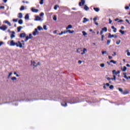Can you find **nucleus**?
I'll list each match as a JSON object with an SVG mask.
<instances>
[{
	"label": "nucleus",
	"mask_w": 130,
	"mask_h": 130,
	"mask_svg": "<svg viewBox=\"0 0 130 130\" xmlns=\"http://www.w3.org/2000/svg\"><path fill=\"white\" fill-rule=\"evenodd\" d=\"M20 10L21 11H24L25 10V7H24V6H21Z\"/></svg>",
	"instance_id": "obj_37"
},
{
	"label": "nucleus",
	"mask_w": 130,
	"mask_h": 130,
	"mask_svg": "<svg viewBox=\"0 0 130 130\" xmlns=\"http://www.w3.org/2000/svg\"><path fill=\"white\" fill-rule=\"evenodd\" d=\"M82 22L83 24H85V23H87V22H89V19L87 18H84Z\"/></svg>",
	"instance_id": "obj_12"
},
{
	"label": "nucleus",
	"mask_w": 130,
	"mask_h": 130,
	"mask_svg": "<svg viewBox=\"0 0 130 130\" xmlns=\"http://www.w3.org/2000/svg\"><path fill=\"white\" fill-rule=\"evenodd\" d=\"M12 34L10 36V38L11 39H13V38H15V37H16V36H15V31H12Z\"/></svg>",
	"instance_id": "obj_9"
},
{
	"label": "nucleus",
	"mask_w": 130,
	"mask_h": 130,
	"mask_svg": "<svg viewBox=\"0 0 130 130\" xmlns=\"http://www.w3.org/2000/svg\"><path fill=\"white\" fill-rule=\"evenodd\" d=\"M32 38H33V36H32V34H30L29 35V36L26 37L25 41H28V40H29V39H32Z\"/></svg>",
	"instance_id": "obj_5"
},
{
	"label": "nucleus",
	"mask_w": 130,
	"mask_h": 130,
	"mask_svg": "<svg viewBox=\"0 0 130 130\" xmlns=\"http://www.w3.org/2000/svg\"><path fill=\"white\" fill-rule=\"evenodd\" d=\"M18 24L22 25L23 24V20L20 19L18 21Z\"/></svg>",
	"instance_id": "obj_27"
},
{
	"label": "nucleus",
	"mask_w": 130,
	"mask_h": 130,
	"mask_svg": "<svg viewBox=\"0 0 130 130\" xmlns=\"http://www.w3.org/2000/svg\"><path fill=\"white\" fill-rule=\"evenodd\" d=\"M111 80H112V81H115V80H116V77L115 75H114L113 78H111Z\"/></svg>",
	"instance_id": "obj_30"
},
{
	"label": "nucleus",
	"mask_w": 130,
	"mask_h": 130,
	"mask_svg": "<svg viewBox=\"0 0 130 130\" xmlns=\"http://www.w3.org/2000/svg\"><path fill=\"white\" fill-rule=\"evenodd\" d=\"M105 85H106V86H107V87H109V86H110V85L109 84V83H106V84H105Z\"/></svg>",
	"instance_id": "obj_63"
},
{
	"label": "nucleus",
	"mask_w": 130,
	"mask_h": 130,
	"mask_svg": "<svg viewBox=\"0 0 130 130\" xmlns=\"http://www.w3.org/2000/svg\"><path fill=\"white\" fill-rule=\"evenodd\" d=\"M120 33H121V34H122V35H123V34H124V31H122L121 30H119Z\"/></svg>",
	"instance_id": "obj_42"
},
{
	"label": "nucleus",
	"mask_w": 130,
	"mask_h": 130,
	"mask_svg": "<svg viewBox=\"0 0 130 130\" xmlns=\"http://www.w3.org/2000/svg\"><path fill=\"white\" fill-rule=\"evenodd\" d=\"M85 3L86 1H85V0H81V2L79 3V6L80 7H82V6H84L85 5Z\"/></svg>",
	"instance_id": "obj_8"
},
{
	"label": "nucleus",
	"mask_w": 130,
	"mask_h": 130,
	"mask_svg": "<svg viewBox=\"0 0 130 130\" xmlns=\"http://www.w3.org/2000/svg\"><path fill=\"white\" fill-rule=\"evenodd\" d=\"M100 67H101V68H104V67H105V64L104 63H102L100 64Z\"/></svg>",
	"instance_id": "obj_44"
},
{
	"label": "nucleus",
	"mask_w": 130,
	"mask_h": 130,
	"mask_svg": "<svg viewBox=\"0 0 130 130\" xmlns=\"http://www.w3.org/2000/svg\"><path fill=\"white\" fill-rule=\"evenodd\" d=\"M18 17L19 18V19H22V18H23V14H22L21 13H19Z\"/></svg>",
	"instance_id": "obj_18"
},
{
	"label": "nucleus",
	"mask_w": 130,
	"mask_h": 130,
	"mask_svg": "<svg viewBox=\"0 0 130 130\" xmlns=\"http://www.w3.org/2000/svg\"><path fill=\"white\" fill-rule=\"evenodd\" d=\"M125 10H128L129 9V7L128 6H126L125 7Z\"/></svg>",
	"instance_id": "obj_57"
},
{
	"label": "nucleus",
	"mask_w": 130,
	"mask_h": 130,
	"mask_svg": "<svg viewBox=\"0 0 130 130\" xmlns=\"http://www.w3.org/2000/svg\"><path fill=\"white\" fill-rule=\"evenodd\" d=\"M117 38V36L109 34L108 38Z\"/></svg>",
	"instance_id": "obj_6"
},
{
	"label": "nucleus",
	"mask_w": 130,
	"mask_h": 130,
	"mask_svg": "<svg viewBox=\"0 0 130 130\" xmlns=\"http://www.w3.org/2000/svg\"><path fill=\"white\" fill-rule=\"evenodd\" d=\"M13 75V72H10L9 73L8 76V79H10V77Z\"/></svg>",
	"instance_id": "obj_32"
},
{
	"label": "nucleus",
	"mask_w": 130,
	"mask_h": 130,
	"mask_svg": "<svg viewBox=\"0 0 130 130\" xmlns=\"http://www.w3.org/2000/svg\"><path fill=\"white\" fill-rule=\"evenodd\" d=\"M122 22H123V20L122 19H120V20H119V21H118V23H121Z\"/></svg>",
	"instance_id": "obj_50"
},
{
	"label": "nucleus",
	"mask_w": 130,
	"mask_h": 130,
	"mask_svg": "<svg viewBox=\"0 0 130 130\" xmlns=\"http://www.w3.org/2000/svg\"><path fill=\"white\" fill-rule=\"evenodd\" d=\"M40 17H42L43 16H44V13H43V12L41 13V14H40Z\"/></svg>",
	"instance_id": "obj_46"
},
{
	"label": "nucleus",
	"mask_w": 130,
	"mask_h": 130,
	"mask_svg": "<svg viewBox=\"0 0 130 130\" xmlns=\"http://www.w3.org/2000/svg\"><path fill=\"white\" fill-rule=\"evenodd\" d=\"M101 36H102V35H103V30H102V31H101Z\"/></svg>",
	"instance_id": "obj_58"
},
{
	"label": "nucleus",
	"mask_w": 130,
	"mask_h": 130,
	"mask_svg": "<svg viewBox=\"0 0 130 130\" xmlns=\"http://www.w3.org/2000/svg\"><path fill=\"white\" fill-rule=\"evenodd\" d=\"M110 62H112V63H114V64H116V61H114L113 60H111Z\"/></svg>",
	"instance_id": "obj_34"
},
{
	"label": "nucleus",
	"mask_w": 130,
	"mask_h": 130,
	"mask_svg": "<svg viewBox=\"0 0 130 130\" xmlns=\"http://www.w3.org/2000/svg\"><path fill=\"white\" fill-rule=\"evenodd\" d=\"M72 28H73V26L72 25H69L66 27V29L69 30V29H72Z\"/></svg>",
	"instance_id": "obj_21"
},
{
	"label": "nucleus",
	"mask_w": 130,
	"mask_h": 130,
	"mask_svg": "<svg viewBox=\"0 0 130 130\" xmlns=\"http://www.w3.org/2000/svg\"><path fill=\"white\" fill-rule=\"evenodd\" d=\"M126 52H127V56H130V52H129V51L128 50H127L126 51Z\"/></svg>",
	"instance_id": "obj_35"
},
{
	"label": "nucleus",
	"mask_w": 130,
	"mask_h": 130,
	"mask_svg": "<svg viewBox=\"0 0 130 130\" xmlns=\"http://www.w3.org/2000/svg\"><path fill=\"white\" fill-rule=\"evenodd\" d=\"M59 6L58 5H56L55 6V7H54V10H57V8H59Z\"/></svg>",
	"instance_id": "obj_36"
},
{
	"label": "nucleus",
	"mask_w": 130,
	"mask_h": 130,
	"mask_svg": "<svg viewBox=\"0 0 130 130\" xmlns=\"http://www.w3.org/2000/svg\"><path fill=\"white\" fill-rule=\"evenodd\" d=\"M61 105L62 106H64V107H66V106H68V105L67 104V103H66V102L61 103Z\"/></svg>",
	"instance_id": "obj_19"
},
{
	"label": "nucleus",
	"mask_w": 130,
	"mask_h": 130,
	"mask_svg": "<svg viewBox=\"0 0 130 130\" xmlns=\"http://www.w3.org/2000/svg\"><path fill=\"white\" fill-rule=\"evenodd\" d=\"M102 30L103 31H105V32H106L107 31V28L105 27L103 28H102Z\"/></svg>",
	"instance_id": "obj_38"
},
{
	"label": "nucleus",
	"mask_w": 130,
	"mask_h": 130,
	"mask_svg": "<svg viewBox=\"0 0 130 130\" xmlns=\"http://www.w3.org/2000/svg\"><path fill=\"white\" fill-rule=\"evenodd\" d=\"M124 78H125V79H126L127 80H128V77H127L126 75L124 76Z\"/></svg>",
	"instance_id": "obj_56"
},
{
	"label": "nucleus",
	"mask_w": 130,
	"mask_h": 130,
	"mask_svg": "<svg viewBox=\"0 0 130 130\" xmlns=\"http://www.w3.org/2000/svg\"><path fill=\"white\" fill-rule=\"evenodd\" d=\"M21 42L22 43V46L24 45V44H24V42H24V41L22 40V41H21Z\"/></svg>",
	"instance_id": "obj_64"
},
{
	"label": "nucleus",
	"mask_w": 130,
	"mask_h": 130,
	"mask_svg": "<svg viewBox=\"0 0 130 130\" xmlns=\"http://www.w3.org/2000/svg\"><path fill=\"white\" fill-rule=\"evenodd\" d=\"M122 72H125L126 71V67L124 66L123 68H121Z\"/></svg>",
	"instance_id": "obj_25"
},
{
	"label": "nucleus",
	"mask_w": 130,
	"mask_h": 130,
	"mask_svg": "<svg viewBox=\"0 0 130 130\" xmlns=\"http://www.w3.org/2000/svg\"><path fill=\"white\" fill-rule=\"evenodd\" d=\"M109 88L111 90V89H113V88H114V86L113 85H111V86H110Z\"/></svg>",
	"instance_id": "obj_47"
},
{
	"label": "nucleus",
	"mask_w": 130,
	"mask_h": 130,
	"mask_svg": "<svg viewBox=\"0 0 130 130\" xmlns=\"http://www.w3.org/2000/svg\"><path fill=\"white\" fill-rule=\"evenodd\" d=\"M0 9H5V6H1Z\"/></svg>",
	"instance_id": "obj_61"
},
{
	"label": "nucleus",
	"mask_w": 130,
	"mask_h": 130,
	"mask_svg": "<svg viewBox=\"0 0 130 130\" xmlns=\"http://www.w3.org/2000/svg\"><path fill=\"white\" fill-rule=\"evenodd\" d=\"M109 24H111L112 23V20H111V19L110 18L109 19Z\"/></svg>",
	"instance_id": "obj_51"
},
{
	"label": "nucleus",
	"mask_w": 130,
	"mask_h": 130,
	"mask_svg": "<svg viewBox=\"0 0 130 130\" xmlns=\"http://www.w3.org/2000/svg\"><path fill=\"white\" fill-rule=\"evenodd\" d=\"M13 22H18V19H13Z\"/></svg>",
	"instance_id": "obj_55"
},
{
	"label": "nucleus",
	"mask_w": 130,
	"mask_h": 130,
	"mask_svg": "<svg viewBox=\"0 0 130 130\" xmlns=\"http://www.w3.org/2000/svg\"><path fill=\"white\" fill-rule=\"evenodd\" d=\"M110 42H111V41L110 40H108L107 42V45H109V44H110Z\"/></svg>",
	"instance_id": "obj_39"
},
{
	"label": "nucleus",
	"mask_w": 130,
	"mask_h": 130,
	"mask_svg": "<svg viewBox=\"0 0 130 130\" xmlns=\"http://www.w3.org/2000/svg\"><path fill=\"white\" fill-rule=\"evenodd\" d=\"M12 81H16L17 80V78L16 77H12L11 78Z\"/></svg>",
	"instance_id": "obj_31"
},
{
	"label": "nucleus",
	"mask_w": 130,
	"mask_h": 130,
	"mask_svg": "<svg viewBox=\"0 0 130 130\" xmlns=\"http://www.w3.org/2000/svg\"><path fill=\"white\" fill-rule=\"evenodd\" d=\"M20 38H24V37H26V34L22 33L20 35Z\"/></svg>",
	"instance_id": "obj_16"
},
{
	"label": "nucleus",
	"mask_w": 130,
	"mask_h": 130,
	"mask_svg": "<svg viewBox=\"0 0 130 130\" xmlns=\"http://www.w3.org/2000/svg\"><path fill=\"white\" fill-rule=\"evenodd\" d=\"M121 43V41H120V40H119L118 41H117L116 42V44H117V45H119V44H120Z\"/></svg>",
	"instance_id": "obj_29"
},
{
	"label": "nucleus",
	"mask_w": 130,
	"mask_h": 130,
	"mask_svg": "<svg viewBox=\"0 0 130 130\" xmlns=\"http://www.w3.org/2000/svg\"><path fill=\"white\" fill-rule=\"evenodd\" d=\"M43 0H41L40 2V5H43Z\"/></svg>",
	"instance_id": "obj_49"
},
{
	"label": "nucleus",
	"mask_w": 130,
	"mask_h": 130,
	"mask_svg": "<svg viewBox=\"0 0 130 130\" xmlns=\"http://www.w3.org/2000/svg\"><path fill=\"white\" fill-rule=\"evenodd\" d=\"M38 34H39L38 29L37 28L35 29V30L32 32V35H34V36H36V35H38Z\"/></svg>",
	"instance_id": "obj_3"
},
{
	"label": "nucleus",
	"mask_w": 130,
	"mask_h": 130,
	"mask_svg": "<svg viewBox=\"0 0 130 130\" xmlns=\"http://www.w3.org/2000/svg\"><path fill=\"white\" fill-rule=\"evenodd\" d=\"M113 54L112 55V56H115L116 55V52H113Z\"/></svg>",
	"instance_id": "obj_53"
},
{
	"label": "nucleus",
	"mask_w": 130,
	"mask_h": 130,
	"mask_svg": "<svg viewBox=\"0 0 130 130\" xmlns=\"http://www.w3.org/2000/svg\"><path fill=\"white\" fill-rule=\"evenodd\" d=\"M112 73L113 75H117L118 74H120V72L119 71H118L117 72L116 70H113Z\"/></svg>",
	"instance_id": "obj_10"
},
{
	"label": "nucleus",
	"mask_w": 130,
	"mask_h": 130,
	"mask_svg": "<svg viewBox=\"0 0 130 130\" xmlns=\"http://www.w3.org/2000/svg\"><path fill=\"white\" fill-rule=\"evenodd\" d=\"M81 51H83V49H82V48H79L77 49V52L78 53H81Z\"/></svg>",
	"instance_id": "obj_14"
},
{
	"label": "nucleus",
	"mask_w": 130,
	"mask_h": 130,
	"mask_svg": "<svg viewBox=\"0 0 130 130\" xmlns=\"http://www.w3.org/2000/svg\"><path fill=\"white\" fill-rule=\"evenodd\" d=\"M108 57H109V59H112V56H109Z\"/></svg>",
	"instance_id": "obj_60"
},
{
	"label": "nucleus",
	"mask_w": 130,
	"mask_h": 130,
	"mask_svg": "<svg viewBox=\"0 0 130 130\" xmlns=\"http://www.w3.org/2000/svg\"><path fill=\"white\" fill-rule=\"evenodd\" d=\"M93 20L94 21V23L96 22V21H97V17H94L93 19Z\"/></svg>",
	"instance_id": "obj_45"
},
{
	"label": "nucleus",
	"mask_w": 130,
	"mask_h": 130,
	"mask_svg": "<svg viewBox=\"0 0 130 130\" xmlns=\"http://www.w3.org/2000/svg\"><path fill=\"white\" fill-rule=\"evenodd\" d=\"M31 66H34V67H36L40 66V62H38V63H36V62H35V61H31Z\"/></svg>",
	"instance_id": "obj_2"
},
{
	"label": "nucleus",
	"mask_w": 130,
	"mask_h": 130,
	"mask_svg": "<svg viewBox=\"0 0 130 130\" xmlns=\"http://www.w3.org/2000/svg\"><path fill=\"white\" fill-rule=\"evenodd\" d=\"M37 29L39 30V31H41V30H43V28H42V27L41 26H38Z\"/></svg>",
	"instance_id": "obj_24"
},
{
	"label": "nucleus",
	"mask_w": 130,
	"mask_h": 130,
	"mask_svg": "<svg viewBox=\"0 0 130 130\" xmlns=\"http://www.w3.org/2000/svg\"><path fill=\"white\" fill-rule=\"evenodd\" d=\"M5 24L9 25V26H12V25L11 24V23L10 22H9V21H8V20L5 21Z\"/></svg>",
	"instance_id": "obj_22"
},
{
	"label": "nucleus",
	"mask_w": 130,
	"mask_h": 130,
	"mask_svg": "<svg viewBox=\"0 0 130 130\" xmlns=\"http://www.w3.org/2000/svg\"><path fill=\"white\" fill-rule=\"evenodd\" d=\"M31 12H32V13H38L39 12V10L38 9L31 8Z\"/></svg>",
	"instance_id": "obj_11"
},
{
	"label": "nucleus",
	"mask_w": 130,
	"mask_h": 130,
	"mask_svg": "<svg viewBox=\"0 0 130 130\" xmlns=\"http://www.w3.org/2000/svg\"><path fill=\"white\" fill-rule=\"evenodd\" d=\"M125 21L127 22V23H128V24H129V25H130L129 21H128L127 19H126Z\"/></svg>",
	"instance_id": "obj_59"
},
{
	"label": "nucleus",
	"mask_w": 130,
	"mask_h": 130,
	"mask_svg": "<svg viewBox=\"0 0 130 130\" xmlns=\"http://www.w3.org/2000/svg\"><path fill=\"white\" fill-rule=\"evenodd\" d=\"M63 34V31H61L60 33L58 34V35H62Z\"/></svg>",
	"instance_id": "obj_54"
},
{
	"label": "nucleus",
	"mask_w": 130,
	"mask_h": 130,
	"mask_svg": "<svg viewBox=\"0 0 130 130\" xmlns=\"http://www.w3.org/2000/svg\"><path fill=\"white\" fill-rule=\"evenodd\" d=\"M25 20H29V14H27L25 16Z\"/></svg>",
	"instance_id": "obj_26"
},
{
	"label": "nucleus",
	"mask_w": 130,
	"mask_h": 130,
	"mask_svg": "<svg viewBox=\"0 0 130 130\" xmlns=\"http://www.w3.org/2000/svg\"><path fill=\"white\" fill-rule=\"evenodd\" d=\"M83 52L81 53V54L82 55H83V54H85V53H86V52H87V49L86 48H83V50H82Z\"/></svg>",
	"instance_id": "obj_15"
},
{
	"label": "nucleus",
	"mask_w": 130,
	"mask_h": 130,
	"mask_svg": "<svg viewBox=\"0 0 130 130\" xmlns=\"http://www.w3.org/2000/svg\"><path fill=\"white\" fill-rule=\"evenodd\" d=\"M8 29V27L7 26L4 25L2 26H0V30H2V31H6Z\"/></svg>",
	"instance_id": "obj_4"
},
{
	"label": "nucleus",
	"mask_w": 130,
	"mask_h": 130,
	"mask_svg": "<svg viewBox=\"0 0 130 130\" xmlns=\"http://www.w3.org/2000/svg\"><path fill=\"white\" fill-rule=\"evenodd\" d=\"M10 46H16V47H20V48H22V47H23L22 43H21L20 41H18L17 43H15L14 40L10 41Z\"/></svg>",
	"instance_id": "obj_1"
},
{
	"label": "nucleus",
	"mask_w": 130,
	"mask_h": 130,
	"mask_svg": "<svg viewBox=\"0 0 130 130\" xmlns=\"http://www.w3.org/2000/svg\"><path fill=\"white\" fill-rule=\"evenodd\" d=\"M116 31H117V29H116V28H115L113 29V32H114V33H116Z\"/></svg>",
	"instance_id": "obj_52"
},
{
	"label": "nucleus",
	"mask_w": 130,
	"mask_h": 130,
	"mask_svg": "<svg viewBox=\"0 0 130 130\" xmlns=\"http://www.w3.org/2000/svg\"><path fill=\"white\" fill-rule=\"evenodd\" d=\"M118 90H119V92H121V93H123V90H122V88H119Z\"/></svg>",
	"instance_id": "obj_41"
},
{
	"label": "nucleus",
	"mask_w": 130,
	"mask_h": 130,
	"mask_svg": "<svg viewBox=\"0 0 130 130\" xmlns=\"http://www.w3.org/2000/svg\"><path fill=\"white\" fill-rule=\"evenodd\" d=\"M35 20L40 21L41 22H42V21H43V19L41 18V17H40V16H36Z\"/></svg>",
	"instance_id": "obj_7"
},
{
	"label": "nucleus",
	"mask_w": 130,
	"mask_h": 130,
	"mask_svg": "<svg viewBox=\"0 0 130 130\" xmlns=\"http://www.w3.org/2000/svg\"><path fill=\"white\" fill-rule=\"evenodd\" d=\"M21 29H23V26H19L17 27V31L18 32L21 31Z\"/></svg>",
	"instance_id": "obj_20"
},
{
	"label": "nucleus",
	"mask_w": 130,
	"mask_h": 130,
	"mask_svg": "<svg viewBox=\"0 0 130 130\" xmlns=\"http://www.w3.org/2000/svg\"><path fill=\"white\" fill-rule=\"evenodd\" d=\"M84 9L85 11H88V10H89V7H88V6H87V5H85Z\"/></svg>",
	"instance_id": "obj_28"
},
{
	"label": "nucleus",
	"mask_w": 130,
	"mask_h": 130,
	"mask_svg": "<svg viewBox=\"0 0 130 130\" xmlns=\"http://www.w3.org/2000/svg\"><path fill=\"white\" fill-rule=\"evenodd\" d=\"M53 20H54V21H56V20H57V18L56 17V15H54L53 18Z\"/></svg>",
	"instance_id": "obj_40"
},
{
	"label": "nucleus",
	"mask_w": 130,
	"mask_h": 130,
	"mask_svg": "<svg viewBox=\"0 0 130 130\" xmlns=\"http://www.w3.org/2000/svg\"><path fill=\"white\" fill-rule=\"evenodd\" d=\"M106 53H107V52L106 51L102 52V54H103V55L106 54Z\"/></svg>",
	"instance_id": "obj_48"
},
{
	"label": "nucleus",
	"mask_w": 130,
	"mask_h": 130,
	"mask_svg": "<svg viewBox=\"0 0 130 130\" xmlns=\"http://www.w3.org/2000/svg\"><path fill=\"white\" fill-rule=\"evenodd\" d=\"M43 28H44V30H47V26H46V25H44L43 26Z\"/></svg>",
	"instance_id": "obj_43"
},
{
	"label": "nucleus",
	"mask_w": 130,
	"mask_h": 130,
	"mask_svg": "<svg viewBox=\"0 0 130 130\" xmlns=\"http://www.w3.org/2000/svg\"><path fill=\"white\" fill-rule=\"evenodd\" d=\"M129 91H128L127 90L125 89L123 92L122 94L123 95H127V94H129Z\"/></svg>",
	"instance_id": "obj_13"
},
{
	"label": "nucleus",
	"mask_w": 130,
	"mask_h": 130,
	"mask_svg": "<svg viewBox=\"0 0 130 130\" xmlns=\"http://www.w3.org/2000/svg\"><path fill=\"white\" fill-rule=\"evenodd\" d=\"M93 10H94L95 12H99V8H94Z\"/></svg>",
	"instance_id": "obj_33"
},
{
	"label": "nucleus",
	"mask_w": 130,
	"mask_h": 130,
	"mask_svg": "<svg viewBox=\"0 0 130 130\" xmlns=\"http://www.w3.org/2000/svg\"><path fill=\"white\" fill-rule=\"evenodd\" d=\"M82 35H83V36H87V35H88V34L87 32H86V31H82Z\"/></svg>",
	"instance_id": "obj_23"
},
{
	"label": "nucleus",
	"mask_w": 130,
	"mask_h": 130,
	"mask_svg": "<svg viewBox=\"0 0 130 130\" xmlns=\"http://www.w3.org/2000/svg\"><path fill=\"white\" fill-rule=\"evenodd\" d=\"M104 38V35L102 36V41H103V39Z\"/></svg>",
	"instance_id": "obj_62"
},
{
	"label": "nucleus",
	"mask_w": 130,
	"mask_h": 130,
	"mask_svg": "<svg viewBox=\"0 0 130 130\" xmlns=\"http://www.w3.org/2000/svg\"><path fill=\"white\" fill-rule=\"evenodd\" d=\"M67 32L68 33H70V34H73V33H75V31L74 30H71L70 29L67 30Z\"/></svg>",
	"instance_id": "obj_17"
}]
</instances>
